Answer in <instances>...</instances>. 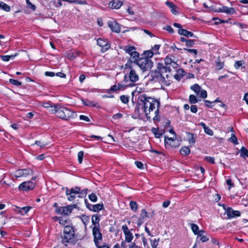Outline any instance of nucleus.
<instances>
[{
    "instance_id": "nucleus-1",
    "label": "nucleus",
    "mask_w": 248,
    "mask_h": 248,
    "mask_svg": "<svg viewBox=\"0 0 248 248\" xmlns=\"http://www.w3.org/2000/svg\"><path fill=\"white\" fill-rule=\"evenodd\" d=\"M139 105H141L143 108L144 112L148 119L151 118L150 113L155 109L154 113L155 116L153 119L158 120L159 107L160 103L159 101L153 98L147 97L145 94L140 95L138 97Z\"/></svg>"
},
{
    "instance_id": "nucleus-2",
    "label": "nucleus",
    "mask_w": 248,
    "mask_h": 248,
    "mask_svg": "<svg viewBox=\"0 0 248 248\" xmlns=\"http://www.w3.org/2000/svg\"><path fill=\"white\" fill-rule=\"evenodd\" d=\"M50 111L58 118L65 121L74 118L75 114L74 111L60 105H54V108H52Z\"/></svg>"
},
{
    "instance_id": "nucleus-3",
    "label": "nucleus",
    "mask_w": 248,
    "mask_h": 248,
    "mask_svg": "<svg viewBox=\"0 0 248 248\" xmlns=\"http://www.w3.org/2000/svg\"><path fill=\"white\" fill-rule=\"evenodd\" d=\"M168 68L158 67L159 76L158 77L159 81L165 85H169L173 77V74L171 70L168 69Z\"/></svg>"
},
{
    "instance_id": "nucleus-4",
    "label": "nucleus",
    "mask_w": 248,
    "mask_h": 248,
    "mask_svg": "<svg viewBox=\"0 0 248 248\" xmlns=\"http://www.w3.org/2000/svg\"><path fill=\"white\" fill-rule=\"evenodd\" d=\"M125 69L127 70V73L125 74L122 82L127 83L130 81L133 83L139 80V77L135 69L131 65V62H127L125 65Z\"/></svg>"
},
{
    "instance_id": "nucleus-5",
    "label": "nucleus",
    "mask_w": 248,
    "mask_h": 248,
    "mask_svg": "<svg viewBox=\"0 0 248 248\" xmlns=\"http://www.w3.org/2000/svg\"><path fill=\"white\" fill-rule=\"evenodd\" d=\"M136 64L143 71L150 70L153 66V62L149 58H141L137 61Z\"/></svg>"
},
{
    "instance_id": "nucleus-6",
    "label": "nucleus",
    "mask_w": 248,
    "mask_h": 248,
    "mask_svg": "<svg viewBox=\"0 0 248 248\" xmlns=\"http://www.w3.org/2000/svg\"><path fill=\"white\" fill-rule=\"evenodd\" d=\"M64 236L63 241L68 242L72 239L75 235V230L74 227L71 225H66L63 229Z\"/></svg>"
},
{
    "instance_id": "nucleus-7",
    "label": "nucleus",
    "mask_w": 248,
    "mask_h": 248,
    "mask_svg": "<svg viewBox=\"0 0 248 248\" xmlns=\"http://www.w3.org/2000/svg\"><path fill=\"white\" fill-rule=\"evenodd\" d=\"M35 186V184L33 182L29 181L24 182L21 183L18 186L20 190H31L33 189Z\"/></svg>"
},
{
    "instance_id": "nucleus-8",
    "label": "nucleus",
    "mask_w": 248,
    "mask_h": 248,
    "mask_svg": "<svg viewBox=\"0 0 248 248\" xmlns=\"http://www.w3.org/2000/svg\"><path fill=\"white\" fill-rule=\"evenodd\" d=\"M93 241L95 245H97L99 240H102V235L100 231V227H93Z\"/></svg>"
},
{
    "instance_id": "nucleus-9",
    "label": "nucleus",
    "mask_w": 248,
    "mask_h": 248,
    "mask_svg": "<svg viewBox=\"0 0 248 248\" xmlns=\"http://www.w3.org/2000/svg\"><path fill=\"white\" fill-rule=\"evenodd\" d=\"M29 175H33V171L30 169L18 170L15 173L16 177H26Z\"/></svg>"
},
{
    "instance_id": "nucleus-10",
    "label": "nucleus",
    "mask_w": 248,
    "mask_h": 248,
    "mask_svg": "<svg viewBox=\"0 0 248 248\" xmlns=\"http://www.w3.org/2000/svg\"><path fill=\"white\" fill-rule=\"evenodd\" d=\"M97 45L101 47V51L103 52L108 50L110 46V44L108 43V41L107 40L99 38L97 40Z\"/></svg>"
},
{
    "instance_id": "nucleus-11",
    "label": "nucleus",
    "mask_w": 248,
    "mask_h": 248,
    "mask_svg": "<svg viewBox=\"0 0 248 248\" xmlns=\"http://www.w3.org/2000/svg\"><path fill=\"white\" fill-rule=\"evenodd\" d=\"M226 213L228 218L239 217L241 215L240 211L233 210L231 207H228L227 208Z\"/></svg>"
},
{
    "instance_id": "nucleus-12",
    "label": "nucleus",
    "mask_w": 248,
    "mask_h": 248,
    "mask_svg": "<svg viewBox=\"0 0 248 248\" xmlns=\"http://www.w3.org/2000/svg\"><path fill=\"white\" fill-rule=\"evenodd\" d=\"M173 60L170 57L167 56L164 59L165 65L163 63H158V67L161 68H168V69L171 70L170 69V65L172 63Z\"/></svg>"
},
{
    "instance_id": "nucleus-13",
    "label": "nucleus",
    "mask_w": 248,
    "mask_h": 248,
    "mask_svg": "<svg viewBox=\"0 0 248 248\" xmlns=\"http://www.w3.org/2000/svg\"><path fill=\"white\" fill-rule=\"evenodd\" d=\"M109 27L111 30L116 32H120L121 31V28L119 24L115 21H109L108 22Z\"/></svg>"
},
{
    "instance_id": "nucleus-14",
    "label": "nucleus",
    "mask_w": 248,
    "mask_h": 248,
    "mask_svg": "<svg viewBox=\"0 0 248 248\" xmlns=\"http://www.w3.org/2000/svg\"><path fill=\"white\" fill-rule=\"evenodd\" d=\"M178 33L181 35L186 37H194L197 38V37L194 35L193 33L183 29H180L178 31Z\"/></svg>"
},
{
    "instance_id": "nucleus-15",
    "label": "nucleus",
    "mask_w": 248,
    "mask_h": 248,
    "mask_svg": "<svg viewBox=\"0 0 248 248\" xmlns=\"http://www.w3.org/2000/svg\"><path fill=\"white\" fill-rule=\"evenodd\" d=\"M122 2L119 0H112L109 3V7L112 9H119L122 5Z\"/></svg>"
},
{
    "instance_id": "nucleus-16",
    "label": "nucleus",
    "mask_w": 248,
    "mask_h": 248,
    "mask_svg": "<svg viewBox=\"0 0 248 248\" xmlns=\"http://www.w3.org/2000/svg\"><path fill=\"white\" fill-rule=\"evenodd\" d=\"M66 195H68V194H77L79 193V191L80 190V188L78 186H75L74 187H72L71 189H69L67 187H66Z\"/></svg>"
},
{
    "instance_id": "nucleus-17",
    "label": "nucleus",
    "mask_w": 248,
    "mask_h": 248,
    "mask_svg": "<svg viewBox=\"0 0 248 248\" xmlns=\"http://www.w3.org/2000/svg\"><path fill=\"white\" fill-rule=\"evenodd\" d=\"M100 215H93L92 217V222L94 227H99Z\"/></svg>"
},
{
    "instance_id": "nucleus-18",
    "label": "nucleus",
    "mask_w": 248,
    "mask_h": 248,
    "mask_svg": "<svg viewBox=\"0 0 248 248\" xmlns=\"http://www.w3.org/2000/svg\"><path fill=\"white\" fill-rule=\"evenodd\" d=\"M177 73L173 74V77L177 80L179 81L184 75V71L182 69H179L176 71Z\"/></svg>"
},
{
    "instance_id": "nucleus-19",
    "label": "nucleus",
    "mask_w": 248,
    "mask_h": 248,
    "mask_svg": "<svg viewBox=\"0 0 248 248\" xmlns=\"http://www.w3.org/2000/svg\"><path fill=\"white\" fill-rule=\"evenodd\" d=\"M220 11L229 14H234L235 10L233 8H228L227 7H223L222 8H220Z\"/></svg>"
},
{
    "instance_id": "nucleus-20",
    "label": "nucleus",
    "mask_w": 248,
    "mask_h": 248,
    "mask_svg": "<svg viewBox=\"0 0 248 248\" xmlns=\"http://www.w3.org/2000/svg\"><path fill=\"white\" fill-rule=\"evenodd\" d=\"M165 142L166 144L169 145L172 147H175L176 145L174 144V140L172 138L165 137Z\"/></svg>"
},
{
    "instance_id": "nucleus-21",
    "label": "nucleus",
    "mask_w": 248,
    "mask_h": 248,
    "mask_svg": "<svg viewBox=\"0 0 248 248\" xmlns=\"http://www.w3.org/2000/svg\"><path fill=\"white\" fill-rule=\"evenodd\" d=\"M190 89L192 90L197 95H199L201 90V87L198 84H195L190 87Z\"/></svg>"
},
{
    "instance_id": "nucleus-22",
    "label": "nucleus",
    "mask_w": 248,
    "mask_h": 248,
    "mask_svg": "<svg viewBox=\"0 0 248 248\" xmlns=\"http://www.w3.org/2000/svg\"><path fill=\"white\" fill-rule=\"evenodd\" d=\"M124 50L126 53L131 55L133 52L136 50V48L133 46H125Z\"/></svg>"
},
{
    "instance_id": "nucleus-23",
    "label": "nucleus",
    "mask_w": 248,
    "mask_h": 248,
    "mask_svg": "<svg viewBox=\"0 0 248 248\" xmlns=\"http://www.w3.org/2000/svg\"><path fill=\"white\" fill-rule=\"evenodd\" d=\"M104 208L103 204L98 203L95 205H93V212H98L99 211L102 210Z\"/></svg>"
},
{
    "instance_id": "nucleus-24",
    "label": "nucleus",
    "mask_w": 248,
    "mask_h": 248,
    "mask_svg": "<svg viewBox=\"0 0 248 248\" xmlns=\"http://www.w3.org/2000/svg\"><path fill=\"white\" fill-rule=\"evenodd\" d=\"M190 149L186 146L183 147L180 150V153L183 155H187L190 154Z\"/></svg>"
},
{
    "instance_id": "nucleus-25",
    "label": "nucleus",
    "mask_w": 248,
    "mask_h": 248,
    "mask_svg": "<svg viewBox=\"0 0 248 248\" xmlns=\"http://www.w3.org/2000/svg\"><path fill=\"white\" fill-rule=\"evenodd\" d=\"M117 85V89L118 90H121L123 88H124L125 87H128V86H132L133 84L132 83H127L125 82H121V83H118Z\"/></svg>"
},
{
    "instance_id": "nucleus-26",
    "label": "nucleus",
    "mask_w": 248,
    "mask_h": 248,
    "mask_svg": "<svg viewBox=\"0 0 248 248\" xmlns=\"http://www.w3.org/2000/svg\"><path fill=\"white\" fill-rule=\"evenodd\" d=\"M83 103L88 107H95L96 105V103L94 101H91L89 100H82Z\"/></svg>"
},
{
    "instance_id": "nucleus-27",
    "label": "nucleus",
    "mask_w": 248,
    "mask_h": 248,
    "mask_svg": "<svg viewBox=\"0 0 248 248\" xmlns=\"http://www.w3.org/2000/svg\"><path fill=\"white\" fill-rule=\"evenodd\" d=\"M139 53L135 50L134 52L132 53V54L130 55L131 57L132 58V59L134 60V63H136L137 62V61H139Z\"/></svg>"
},
{
    "instance_id": "nucleus-28",
    "label": "nucleus",
    "mask_w": 248,
    "mask_h": 248,
    "mask_svg": "<svg viewBox=\"0 0 248 248\" xmlns=\"http://www.w3.org/2000/svg\"><path fill=\"white\" fill-rule=\"evenodd\" d=\"M124 235L125 236V241L128 243L131 242L133 238V236L130 231L125 232Z\"/></svg>"
},
{
    "instance_id": "nucleus-29",
    "label": "nucleus",
    "mask_w": 248,
    "mask_h": 248,
    "mask_svg": "<svg viewBox=\"0 0 248 248\" xmlns=\"http://www.w3.org/2000/svg\"><path fill=\"white\" fill-rule=\"evenodd\" d=\"M240 156L244 157L245 156L248 157V150L245 147H242L240 150Z\"/></svg>"
},
{
    "instance_id": "nucleus-30",
    "label": "nucleus",
    "mask_w": 248,
    "mask_h": 248,
    "mask_svg": "<svg viewBox=\"0 0 248 248\" xmlns=\"http://www.w3.org/2000/svg\"><path fill=\"white\" fill-rule=\"evenodd\" d=\"M0 9H2L5 11L8 12L10 10V7L6 3L0 1Z\"/></svg>"
},
{
    "instance_id": "nucleus-31",
    "label": "nucleus",
    "mask_w": 248,
    "mask_h": 248,
    "mask_svg": "<svg viewBox=\"0 0 248 248\" xmlns=\"http://www.w3.org/2000/svg\"><path fill=\"white\" fill-rule=\"evenodd\" d=\"M129 206L130 207V209L136 212L137 210L138 209V204L135 201H131L129 203Z\"/></svg>"
},
{
    "instance_id": "nucleus-32",
    "label": "nucleus",
    "mask_w": 248,
    "mask_h": 248,
    "mask_svg": "<svg viewBox=\"0 0 248 248\" xmlns=\"http://www.w3.org/2000/svg\"><path fill=\"white\" fill-rule=\"evenodd\" d=\"M31 208V206L23 207L20 209L18 212L21 215H24L27 213Z\"/></svg>"
},
{
    "instance_id": "nucleus-33",
    "label": "nucleus",
    "mask_w": 248,
    "mask_h": 248,
    "mask_svg": "<svg viewBox=\"0 0 248 248\" xmlns=\"http://www.w3.org/2000/svg\"><path fill=\"white\" fill-rule=\"evenodd\" d=\"M229 141L232 142L235 145L238 144L237 139L234 134H232L231 137L229 139Z\"/></svg>"
},
{
    "instance_id": "nucleus-34",
    "label": "nucleus",
    "mask_w": 248,
    "mask_h": 248,
    "mask_svg": "<svg viewBox=\"0 0 248 248\" xmlns=\"http://www.w3.org/2000/svg\"><path fill=\"white\" fill-rule=\"evenodd\" d=\"M71 207L69 206V205H67L66 206H63V215H69L72 212V211L70 209Z\"/></svg>"
},
{
    "instance_id": "nucleus-35",
    "label": "nucleus",
    "mask_w": 248,
    "mask_h": 248,
    "mask_svg": "<svg viewBox=\"0 0 248 248\" xmlns=\"http://www.w3.org/2000/svg\"><path fill=\"white\" fill-rule=\"evenodd\" d=\"M190 226H191V229H192V232H193V233L195 234H197V233H198V232H199V227L198 226V225L195 224H194V223H191L190 224Z\"/></svg>"
},
{
    "instance_id": "nucleus-36",
    "label": "nucleus",
    "mask_w": 248,
    "mask_h": 248,
    "mask_svg": "<svg viewBox=\"0 0 248 248\" xmlns=\"http://www.w3.org/2000/svg\"><path fill=\"white\" fill-rule=\"evenodd\" d=\"M62 1H65L68 2L69 3H75V4H78L85 3V1H81L80 0H62Z\"/></svg>"
},
{
    "instance_id": "nucleus-37",
    "label": "nucleus",
    "mask_w": 248,
    "mask_h": 248,
    "mask_svg": "<svg viewBox=\"0 0 248 248\" xmlns=\"http://www.w3.org/2000/svg\"><path fill=\"white\" fill-rule=\"evenodd\" d=\"M120 99L121 101L124 104H127L129 102V97L124 95L120 96Z\"/></svg>"
},
{
    "instance_id": "nucleus-38",
    "label": "nucleus",
    "mask_w": 248,
    "mask_h": 248,
    "mask_svg": "<svg viewBox=\"0 0 248 248\" xmlns=\"http://www.w3.org/2000/svg\"><path fill=\"white\" fill-rule=\"evenodd\" d=\"M189 101L191 104H195L198 102V100L194 95H190L189 97Z\"/></svg>"
},
{
    "instance_id": "nucleus-39",
    "label": "nucleus",
    "mask_w": 248,
    "mask_h": 248,
    "mask_svg": "<svg viewBox=\"0 0 248 248\" xmlns=\"http://www.w3.org/2000/svg\"><path fill=\"white\" fill-rule=\"evenodd\" d=\"M87 193V189H84L82 190H80L79 193H78L79 194V198H83L85 197Z\"/></svg>"
},
{
    "instance_id": "nucleus-40",
    "label": "nucleus",
    "mask_w": 248,
    "mask_h": 248,
    "mask_svg": "<svg viewBox=\"0 0 248 248\" xmlns=\"http://www.w3.org/2000/svg\"><path fill=\"white\" fill-rule=\"evenodd\" d=\"M245 63L243 61H236L234 63V67L236 69L239 68L241 66H242V65Z\"/></svg>"
},
{
    "instance_id": "nucleus-41",
    "label": "nucleus",
    "mask_w": 248,
    "mask_h": 248,
    "mask_svg": "<svg viewBox=\"0 0 248 248\" xmlns=\"http://www.w3.org/2000/svg\"><path fill=\"white\" fill-rule=\"evenodd\" d=\"M216 64L217 70H220L224 66V63L220 62L218 60L216 61Z\"/></svg>"
},
{
    "instance_id": "nucleus-42",
    "label": "nucleus",
    "mask_w": 248,
    "mask_h": 248,
    "mask_svg": "<svg viewBox=\"0 0 248 248\" xmlns=\"http://www.w3.org/2000/svg\"><path fill=\"white\" fill-rule=\"evenodd\" d=\"M188 141L189 143H191L192 144H194L195 142V138L194 137V135L192 134H188Z\"/></svg>"
},
{
    "instance_id": "nucleus-43",
    "label": "nucleus",
    "mask_w": 248,
    "mask_h": 248,
    "mask_svg": "<svg viewBox=\"0 0 248 248\" xmlns=\"http://www.w3.org/2000/svg\"><path fill=\"white\" fill-rule=\"evenodd\" d=\"M213 20H215V24H218L219 23H228L229 21L228 20H221L218 18H213Z\"/></svg>"
},
{
    "instance_id": "nucleus-44",
    "label": "nucleus",
    "mask_w": 248,
    "mask_h": 248,
    "mask_svg": "<svg viewBox=\"0 0 248 248\" xmlns=\"http://www.w3.org/2000/svg\"><path fill=\"white\" fill-rule=\"evenodd\" d=\"M89 199L93 202H95L97 200V197L94 193H91L89 195Z\"/></svg>"
},
{
    "instance_id": "nucleus-45",
    "label": "nucleus",
    "mask_w": 248,
    "mask_h": 248,
    "mask_svg": "<svg viewBox=\"0 0 248 248\" xmlns=\"http://www.w3.org/2000/svg\"><path fill=\"white\" fill-rule=\"evenodd\" d=\"M9 82L11 84L15 85L16 86H20L22 84L21 82H19L16 79H12V78L9 79Z\"/></svg>"
},
{
    "instance_id": "nucleus-46",
    "label": "nucleus",
    "mask_w": 248,
    "mask_h": 248,
    "mask_svg": "<svg viewBox=\"0 0 248 248\" xmlns=\"http://www.w3.org/2000/svg\"><path fill=\"white\" fill-rule=\"evenodd\" d=\"M147 217V212L146 210L144 209H142L140 213V217L142 218V219H145Z\"/></svg>"
},
{
    "instance_id": "nucleus-47",
    "label": "nucleus",
    "mask_w": 248,
    "mask_h": 248,
    "mask_svg": "<svg viewBox=\"0 0 248 248\" xmlns=\"http://www.w3.org/2000/svg\"><path fill=\"white\" fill-rule=\"evenodd\" d=\"M26 3L28 5V6L31 9H32V10H35V8H36V7L35 6L32 4L30 0H26Z\"/></svg>"
},
{
    "instance_id": "nucleus-48",
    "label": "nucleus",
    "mask_w": 248,
    "mask_h": 248,
    "mask_svg": "<svg viewBox=\"0 0 248 248\" xmlns=\"http://www.w3.org/2000/svg\"><path fill=\"white\" fill-rule=\"evenodd\" d=\"M43 106L46 108H50V111L51 109H52V108H54V106L51 105V104L49 102L44 103L43 104Z\"/></svg>"
},
{
    "instance_id": "nucleus-49",
    "label": "nucleus",
    "mask_w": 248,
    "mask_h": 248,
    "mask_svg": "<svg viewBox=\"0 0 248 248\" xmlns=\"http://www.w3.org/2000/svg\"><path fill=\"white\" fill-rule=\"evenodd\" d=\"M154 53L151 50L147 51L145 53V55L146 57L145 58H149L150 59V58L152 57Z\"/></svg>"
},
{
    "instance_id": "nucleus-50",
    "label": "nucleus",
    "mask_w": 248,
    "mask_h": 248,
    "mask_svg": "<svg viewBox=\"0 0 248 248\" xmlns=\"http://www.w3.org/2000/svg\"><path fill=\"white\" fill-rule=\"evenodd\" d=\"M204 132L206 134L210 135V136H213V131L210 129L208 127L206 126L204 129Z\"/></svg>"
},
{
    "instance_id": "nucleus-51",
    "label": "nucleus",
    "mask_w": 248,
    "mask_h": 248,
    "mask_svg": "<svg viewBox=\"0 0 248 248\" xmlns=\"http://www.w3.org/2000/svg\"><path fill=\"white\" fill-rule=\"evenodd\" d=\"M84 153L83 151H80L78 153V160L79 163H81L83 159Z\"/></svg>"
},
{
    "instance_id": "nucleus-52",
    "label": "nucleus",
    "mask_w": 248,
    "mask_h": 248,
    "mask_svg": "<svg viewBox=\"0 0 248 248\" xmlns=\"http://www.w3.org/2000/svg\"><path fill=\"white\" fill-rule=\"evenodd\" d=\"M200 93L201 97L202 98H206L207 96V92L204 90H201Z\"/></svg>"
},
{
    "instance_id": "nucleus-53",
    "label": "nucleus",
    "mask_w": 248,
    "mask_h": 248,
    "mask_svg": "<svg viewBox=\"0 0 248 248\" xmlns=\"http://www.w3.org/2000/svg\"><path fill=\"white\" fill-rule=\"evenodd\" d=\"M159 240V239H158L157 240L155 239L153 241H151V246L153 248H157Z\"/></svg>"
},
{
    "instance_id": "nucleus-54",
    "label": "nucleus",
    "mask_w": 248,
    "mask_h": 248,
    "mask_svg": "<svg viewBox=\"0 0 248 248\" xmlns=\"http://www.w3.org/2000/svg\"><path fill=\"white\" fill-rule=\"evenodd\" d=\"M205 160L212 164H215V159L213 157L211 156H206Z\"/></svg>"
},
{
    "instance_id": "nucleus-55",
    "label": "nucleus",
    "mask_w": 248,
    "mask_h": 248,
    "mask_svg": "<svg viewBox=\"0 0 248 248\" xmlns=\"http://www.w3.org/2000/svg\"><path fill=\"white\" fill-rule=\"evenodd\" d=\"M160 46L158 45H155L153 47V52L155 54H156L159 53L158 51L160 48Z\"/></svg>"
},
{
    "instance_id": "nucleus-56",
    "label": "nucleus",
    "mask_w": 248,
    "mask_h": 248,
    "mask_svg": "<svg viewBox=\"0 0 248 248\" xmlns=\"http://www.w3.org/2000/svg\"><path fill=\"white\" fill-rule=\"evenodd\" d=\"M163 29L167 31L169 33H172L174 32L173 29L169 25H167L165 27H164L163 28Z\"/></svg>"
},
{
    "instance_id": "nucleus-57",
    "label": "nucleus",
    "mask_w": 248,
    "mask_h": 248,
    "mask_svg": "<svg viewBox=\"0 0 248 248\" xmlns=\"http://www.w3.org/2000/svg\"><path fill=\"white\" fill-rule=\"evenodd\" d=\"M84 202H85V205H86L87 208L90 211H93V205H92V204H90V203H89L87 199H85Z\"/></svg>"
},
{
    "instance_id": "nucleus-58",
    "label": "nucleus",
    "mask_w": 248,
    "mask_h": 248,
    "mask_svg": "<svg viewBox=\"0 0 248 248\" xmlns=\"http://www.w3.org/2000/svg\"><path fill=\"white\" fill-rule=\"evenodd\" d=\"M63 206L57 207L56 209V212L59 215H63Z\"/></svg>"
},
{
    "instance_id": "nucleus-59",
    "label": "nucleus",
    "mask_w": 248,
    "mask_h": 248,
    "mask_svg": "<svg viewBox=\"0 0 248 248\" xmlns=\"http://www.w3.org/2000/svg\"><path fill=\"white\" fill-rule=\"evenodd\" d=\"M194 44V40H187L186 43V46L188 47L192 46Z\"/></svg>"
},
{
    "instance_id": "nucleus-60",
    "label": "nucleus",
    "mask_w": 248,
    "mask_h": 248,
    "mask_svg": "<svg viewBox=\"0 0 248 248\" xmlns=\"http://www.w3.org/2000/svg\"><path fill=\"white\" fill-rule=\"evenodd\" d=\"M66 56L70 60H73L75 58L74 53L72 52L67 53Z\"/></svg>"
},
{
    "instance_id": "nucleus-61",
    "label": "nucleus",
    "mask_w": 248,
    "mask_h": 248,
    "mask_svg": "<svg viewBox=\"0 0 248 248\" xmlns=\"http://www.w3.org/2000/svg\"><path fill=\"white\" fill-rule=\"evenodd\" d=\"M123 116V114L122 113H118L114 114L112 116V118L113 119H114V120L119 119H120V118H122Z\"/></svg>"
},
{
    "instance_id": "nucleus-62",
    "label": "nucleus",
    "mask_w": 248,
    "mask_h": 248,
    "mask_svg": "<svg viewBox=\"0 0 248 248\" xmlns=\"http://www.w3.org/2000/svg\"><path fill=\"white\" fill-rule=\"evenodd\" d=\"M54 3L56 7H60L62 5V0H54Z\"/></svg>"
},
{
    "instance_id": "nucleus-63",
    "label": "nucleus",
    "mask_w": 248,
    "mask_h": 248,
    "mask_svg": "<svg viewBox=\"0 0 248 248\" xmlns=\"http://www.w3.org/2000/svg\"><path fill=\"white\" fill-rule=\"evenodd\" d=\"M95 246L97 248H110L105 243H104L102 246H100L98 243H97V245Z\"/></svg>"
},
{
    "instance_id": "nucleus-64",
    "label": "nucleus",
    "mask_w": 248,
    "mask_h": 248,
    "mask_svg": "<svg viewBox=\"0 0 248 248\" xmlns=\"http://www.w3.org/2000/svg\"><path fill=\"white\" fill-rule=\"evenodd\" d=\"M136 166L139 168V169H143V164H142V162H140V161H136L135 162Z\"/></svg>"
}]
</instances>
